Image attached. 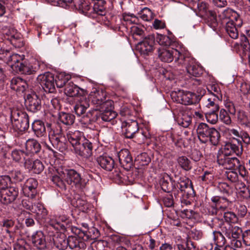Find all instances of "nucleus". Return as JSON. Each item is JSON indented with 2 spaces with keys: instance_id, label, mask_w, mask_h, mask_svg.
<instances>
[{
  "instance_id": "obj_1",
  "label": "nucleus",
  "mask_w": 250,
  "mask_h": 250,
  "mask_svg": "<svg viewBox=\"0 0 250 250\" xmlns=\"http://www.w3.org/2000/svg\"><path fill=\"white\" fill-rule=\"evenodd\" d=\"M160 185L163 190L168 193L171 192L175 198L181 192L182 204L186 206L191 204L189 198L193 197L194 191L192 182L188 178L176 174L174 178L167 175L161 178Z\"/></svg>"
},
{
  "instance_id": "obj_2",
  "label": "nucleus",
  "mask_w": 250,
  "mask_h": 250,
  "mask_svg": "<svg viewBox=\"0 0 250 250\" xmlns=\"http://www.w3.org/2000/svg\"><path fill=\"white\" fill-rule=\"evenodd\" d=\"M117 115V113L113 110L112 104L110 107L95 108L89 111L83 116L82 122L85 125H90L96 122H110L115 118Z\"/></svg>"
},
{
  "instance_id": "obj_3",
  "label": "nucleus",
  "mask_w": 250,
  "mask_h": 250,
  "mask_svg": "<svg viewBox=\"0 0 250 250\" xmlns=\"http://www.w3.org/2000/svg\"><path fill=\"white\" fill-rule=\"evenodd\" d=\"M138 18L133 14L126 13V29H129L128 37L127 38L129 42L132 40L139 42L147 36L144 28L138 24Z\"/></svg>"
},
{
  "instance_id": "obj_4",
  "label": "nucleus",
  "mask_w": 250,
  "mask_h": 250,
  "mask_svg": "<svg viewBox=\"0 0 250 250\" xmlns=\"http://www.w3.org/2000/svg\"><path fill=\"white\" fill-rule=\"evenodd\" d=\"M223 14L225 15L228 21L226 23V31L228 35L232 39H236L238 37L239 33L237 27H240L243 24L242 19L240 15L232 10L224 11Z\"/></svg>"
},
{
  "instance_id": "obj_5",
  "label": "nucleus",
  "mask_w": 250,
  "mask_h": 250,
  "mask_svg": "<svg viewBox=\"0 0 250 250\" xmlns=\"http://www.w3.org/2000/svg\"><path fill=\"white\" fill-rule=\"evenodd\" d=\"M229 132L230 134L235 136L236 137L240 138L241 140L237 138H234L237 142V145L233 143H228L230 151L232 153H235L237 156H241L243 154V146L242 142L247 145L250 144V136L249 133L242 129L239 130L232 128L229 130Z\"/></svg>"
},
{
  "instance_id": "obj_6",
  "label": "nucleus",
  "mask_w": 250,
  "mask_h": 250,
  "mask_svg": "<svg viewBox=\"0 0 250 250\" xmlns=\"http://www.w3.org/2000/svg\"><path fill=\"white\" fill-rule=\"evenodd\" d=\"M48 137L52 146L60 151L62 152L67 149V142L62 126L59 123L51 129Z\"/></svg>"
},
{
  "instance_id": "obj_7",
  "label": "nucleus",
  "mask_w": 250,
  "mask_h": 250,
  "mask_svg": "<svg viewBox=\"0 0 250 250\" xmlns=\"http://www.w3.org/2000/svg\"><path fill=\"white\" fill-rule=\"evenodd\" d=\"M105 91L100 88H93L89 95L92 103L96 105V108L110 107L113 104V101L106 100Z\"/></svg>"
},
{
  "instance_id": "obj_8",
  "label": "nucleus",
  "mask_w": 250,
  "mask_h": 250,
  "mask_svg": "<svg viewBox=\"0 0 250 250\" xmlns=\"http://www.w3.org/2000/svg\"><path fill=\"white\" fill-rule=\"evenodd\" d=\"M184 66L189 76L198 77L203 73L202 66L196 62L195 60L189 56H182L180 58V64Z\"/></svg>"
},
{
  "instance_id": "obj_9",
  "label": "nucleus",
  "mask_w": 250,
  "mask_h": 250,
  "mask_svg": "<svg viewBox=\"0 0 250 250\" xmlns=\"http://www.w3.org/2000/svg\"><path fill=\"white\" fill-rule=\"evenodd\" d=\"M171 96L175 97L176 102L185 105L196 104L201 99L199 95H197L194 93L183 90L172 92Z\"/></svg>"
},
{
  "instance_id": "obj_10",
  "label": "nucleus",
  "mask_w": 250,
  "mask_h": 250,
  "mask_svg": "<svg viewBox=\"0 0 250 250\" xmlns=\"http://www.w3.org/2000/svg\"><path fill=\"white\" fill-rule=\"evenodd\" d=\"M155 41L154 34H148L142 40L135 43L137 50L142 55H149L154 50Z\"/></svg>"
},
{
  "instance_id": "obj_11",
  "label": "nucleus",
  "mask_w": 250,
  "mask_h": 250,
  "mask_svg": "<svg viewBox=\"0 0 250 250\" xmlns=\"http://www.w3.org/2000/svg\"><path fill=\"white\" fill-rule=\"evenodd\" d=\"M65 181L69 185L75 186L78 188H84L88 182L86 179L81 177L80 174L74 169L66 171Z\"/></svg>"
},
{
  "instance_id": "obj_12",
  "label": "nucleus",
  "mask_w": 250,
  "mask_h": 250,
  "mask_svg": "<svg viewBox=\"0 0 250 250\" xmlns=\"http://www.w3.org/2000/svg\"><path fill=\"white\" fill-rule=\"evenodd\" d=\"M37 80L43 90L48 93L56 92L54 75L49 72L38 76Z\"/></svg>"
},
{
  "instance_id": "obj_13",
  "label": "nucleus",
  "mask_w": 250,
  "mask_h": 250,
  "mask_svg": "<svg viewBox=\"0 0 250 250\" xmlns=\"http://www.w3.org/2000/svg\"><path fill=\"white\" fill-rule=\"evenodd\" d=\"M2 226L5 228L6 232L9 234L11 240H13L15 235L21 234L23 225L19 222L16 223L13 219H5L2 221Z\"/></svg>"
},
{
  "instance_id": "obj_14",
  "label": "nucleus",
  "mask_w": 250,
  "mask_h": 250,
  "mask_svg": "<svg viewBox=\"0 0 250 250\" xmlns=\"http://www.w3.org/2000/svg\"><path fill=\"white\" fill-rule=\"evenodd\" d=\"M19 189L16 187H10L0 191V203L5 205L13 203L19 196Z\"/></svg>"
},
{
  "instance_id": "obj_15",
  "label": "nucleus",
  "mask_w": 250,
  "mask_h": 250,
  "mask_svg": "<svg viewBox=\"0 0 250 250\" xmlns=\"http://www.w3.org/2000/svg\"><path fill=\"white\" fill-rule=\"evenodd\" d=\"M25 105L28 111L35 113L41 109V100L35 92H33L25 97Z\"/></svg>"
},
{
  "instance_id": "obj_16",
  "label": "nucleus",
  "mask_w": 250,
  "mask_h": 250,
  "mask_svg": "<svg viewBox=\"0 0 250 250\" xmlns=\"http://www.w3.org/2000/svg\"><path fill=\"white\" fill-rule=\"evenodd\" d=\"M184 55L181 54L178 50L174 48L163 49L159 54V57L161 60L165 62H171L175 58V62L180 64V58Z\"/></svg>"
},
{
  "instance_id": "obj_17",
  "label": "nucleus",
  "mask_w": 250,
  "mask_h": 250,
  "mask_svg": "<svg viewBox=\"0 0 250 250\" xmlns=\"http://www.w3.org/2000/svg\"><path fill=\"white\" fill-rule=\"evenodd\" d=\"M222 233L224 234L228 238H239L241 236L242 230L237 226L227 223L221 222L219 225Z\"/></svg>"
},
{
  "instance_id": "obj_18",
  "label": "nucleus",
  "mask_w": 250,
  "mask_h": 250,
  "mask_svg": "<svg viewBox=\"0 0 250 250\" xmlns=\"http://www.w3.org/2000/svg\"><path fill=\"white\" fill-rule=\"evenodd\" d=\"M92 143L85 138L77 144L74 149L77 154L84 158H88L92 154Z\"/></svg>"
},
{
  "instance_id": "obj_19",
  "label": "nucleus",
  "mask_w": 250,
  "mask_h": 250,
  "mask_svg": "<svg viewBox=\"0 0 250 250\" xmlns=\"http://www.w3.org/2000/svg\"><path fill=\"white\" fill-rule=\"evenodd\" d=\"M89 100L87 99L83 95V96H80L77 97V102L75 104V105L74 106V110L76 114V115L78 116H81L83 115L82 119H81V122L83 124L82 122L83 117L85 115H84L85 113V112L87 108L89 107Z\"/></svg>"
},
{
  "instance_id": "obj_20",
  "label": "nucleus",
  "mask_w": 250,
  "mask_h": 250,
  "mask_svg": "<svg viewBox=\"0 0 250 250\" xmlns=\"http://www.w3.org/2000/svg\"><path fill=\"white\" fill-rule=\"evenodd\" d=\"M79 229H75V235L69 236L68 237V246L70 249L80 250L84 249L86 247L85 241L80 237L78 233Z\"/></svg>"
},
{
  "instance_id": "obj_21",
  "label": "nucleus",
  "mask_w": 250,
  "mask_h": 250,
  "mask_svg": "<svg viewBox=\"0 0 250 250\" xmlns=\"http://www.w3.org/2000/svg\"><path fill=\"white\" fill-rule=\"evenodd\" d=\"M211 201L213 203V214H216L218 210L226 209L231 204V202L229 201L227 198L219 196L212 197Z\"/></svg>"
},
{
  "instance_id": "obj_22",
  "label": "nucleus",
  "mask_w": 250,
  "mask_h": 250,
  "mask_svg": "<svg viewBox=\"0 0 250 250\" xmlns=\"http://www.w3.org/2000/svg\"><path fill=\"white\" fill-rule=\"evenodd\" d=\"M217 162L220 166L227 169H233L236 165L239 164V160L237 158L224 155L217 156Z\"/></svg>"
},
{
  "instance_id": "obj_23",
  "label": "nucleus",
  "mask_w": 250,
  "mask_h": 250,
  "mask_svg": "<svg viewBox=\"0 0 250 250\" xmlns=\"http://www.w3.org/2000/svg\"><path fill=\"white\" fill-rule=\"evenodd\" d=\"M37 181L32 178L28 179L24 185L23 190L26 195L28 198L35 199L37 196V188L38 187Z\"/></svg>"
},
{
  "instance_id": "obj_24",
  "label": "nucleus",
  "mask_w": 250,
  "mask_h": 250,
  "mask_svg": "<svg viewBox=\"0 0 250 250\" xmlns=\"http://www.w3.org/2000/svg\"><path fill=\"white\" fill-rule=\"evenodd\" d=\"M65 94L69 97L83 96L86 93V90L81 88L73 83L72 82L69 81L64 88Z\"/></svg>"
},
{
  "instance_id": "obj_25",
  "label": "nucleus",
  "mask_w": 250,
  "mask_h": 250,
  "mask_svg": "<svg viewBox=\"0 0 250 250\" xmlns=\"http://www.w3.org/2000/svg\"><path fill=\"white\" fill-rule=\"evenodd\" d=\"M16 122H13V127L16 131L23 132L29 127V117L26 113H21L19 119Z\"/></svg>"
},
{
  "instance_id": "obj_26",
  "label": "nucleus",
  "mask_w": 250,
  "mask_h": 250,
  "mask_svg": "<svg viewBox=\"0 0 250 250\" xmlns=\"http://www.w3.org/2000/svg\"><path fill=\"white\" fill-rule=\"evenodd\" d=\"M97 162L103 169L108 171H111L115 166L114 160L107 155L100 156L97 158Z\"/></svg>"
},
{
  "instance_id": "obj_27",
  "label": "nucleus",
  "mask_w": 250,
  "mask_h": 250,
  "mask_svg": "<svg viewBox=\"0 0 250 250\" xmlns=\"http://www.w3.org/2000/svg\"><path fill=\"white\" fill-rule=\"evenodd\" d=\"M74 3L76 8H78L83 14L87 16L94 17V15H92V10H91L92 8L90 6L89 0H74Z\"/></svg>"
},
{
  "instance_id": "obj_28",
  "label": "nucleus",
  "mask_w": 250,
  "mask_h": 250,
  "mask_svg": "<svg viewBox=\"0 0 250 250\" xmlns=\"http://www.w3.org/2000/svg\"><path fill=\"white\" fill-rule=\"evenodd\" d=\"M24 166L27 169L32 170L33 172L36 174L41 173L44 168L42 163L38 159L33 161L27 158L24 162Z\"/></svg>"
},
{
  "instance_id": "obj_29",
  "label": "nucleus",
  "mask_w": 250,
  "mask_h": 250,
  "mask_svg": "<svg viewBox=\"0 0 250 250\" xmlns=\"http://www.w3.org/2000/svg\"><path fill=\"white\" fill-rule=\"evenodd\" d=\"M78 233L79 236L85 241L90 240H95L100 235L99 230L94 227L89 228L87 230L79 229Z\"/></svg>"
},
{
  "instance_id": "obj_30",
  "label": "nucleus",
  "mask_w": 250,
  "mask_h": 250,
  "mask_svg": "<svg viewBox=\"0 0 250 250\" xmlns=\"http://www.w3.org/2000/svg\"><path fill=\"white\" fill-rule=\"evenodd\" d=\"M32 241L34 246L39 250H44L46 248L45 236L41 231H38L32 235Z\"/></svg>"
},
{
  "instance_id": "obj_31",
  "label": "nucleus",
  "mask_w": 250,
  "mask_h": 250,
  "mask_svg": "<svg viewBox=\"0 0 250 250\" xmlns=\"http://www.w3.org/2000/svg\"><path fill=\"white\" fill-rule=\"evenodd\" d=\"M4 53L7 56V61L14 71L16 70V68L14 67L15 65H18L19 66L20 64L24 60L23 55H20L17 54H11L8 50L4 51L3 54Z\"/></svg>"
},
{
  "instance_id": "obj_32",
  "label": "nucleus",
  "mask_w": 250,
  "mask_h": 250,
  "mask_svg": "<svg viewBox=\"0 0 250 250\" xmlns=\"http://www.w3.org/2000/svg\"><path fill=\"white\" fill-rule=\"evenodd\" d=\"M138 123L135 118L126 119V138H132L134 134L138 130Z\"/></svg>"
},
{
  "instance_id": "obj_33",
  "label": "nucleus",
  "mask_w": 250,
  "mask_h": 250,
  "mask_svg": "<svg viewBox=\"0 0 250 250\" xmlns=\"http://www.w3.org/2000/svg\"><path fill=\"white\" fill-rule=\"evenodd\" d=\"M34 135L38 138L46 136V128L44 123L40 120H36L31 126Z\"/></svg>"
},
{
  "instance_id": "obj_34",
  "label": "nucleus",
  "mask_w": 250,
  "mask_h": 250,
  "mask_svg": "<svg viewBox=\"0 0 250 250\" xmlns=\"http://www.w3.org/2000/svg\"><path fill=\"white\" fill-rule=\"evenodd\" d=\"M16 70L15 71L17 73H21L25 75L32 74L36 71V68L29 63L27 61L23 60L20 65H15Z\"/></svg>"
},
{
  "instance_id": "obj_35",
  "label": "nucleus",
  "mask_w": 250,
  "mask_h": 250,
  "mask_svg": "<svg viewBox=\"0 0 250 250\" xmlns=\"http://www.w3.org/2000/svg\"><path fill=\"white\" fill-rule=\"evenodd\" d=\"M67 137L68 141L73 147L85 139L82 132L78 130L69 131L67 133Z\"/></svg>"
},
{
  "instance_id": "obj_36",
  "label": "nucleus",
  "mask_w": 250,
  "mask_h": 250,
  "mask_svg": "<svg viewBox=\"0 0 250 250\" xmlns=\"http://www.w3.org/2000/svg\"><path fill=\"white\" fill-rule=\"evenodd\" d=\"M54 246L60 250H64L68 247V238L63 233H58L54 236Z\"/></svg>"
},
{
  "instance_id": "obj_37",
  "label": "nucleus",
  "mask_w": 250,
  "mask_h": 250,
  "mask_svg": "<svg viewBox=\"0 0 250 250\" xmlns=\"http://www.w3.org/2000/svg\"><path fill=\"white\" fill-rule=\"evenodd\" d=\"M211 128L205 123H202L199 124L197 128V133L198 138L201 143L207 140V137Z\"/></svg>"
},
{
  "instance_id": "obj_38",
  "label": "nucleus",
  "mask_w": 250,
  "mask_h": 250,
  "mask_svg": "<svg viewBox=\"0 0 250 250\" xmlns=\"http://www.w3.org/2000/svg\"><path fill=\"white\" fill-rule=\"evenodd\" d=\"M27 151L32 153H38L41 150V145L39 142L34 139H29L25 143Z\"/></svg>"
},
{
  "instance_id": "obj_39",
  "label": "nucleus",
  "mask_w": 250,
  "mask_h": 250,
  "mask_svg": "<svg viewBox=\"0 0 250 250\" xmlns=\"http://www.w3.org/2000/svg\"><path fill=\"white\" fill-rule=\"evenodd\" d=\"M207 137V140L206 141H203L202 143L206 144L209 142L211 145L216 146L219 143L220 135L215 128L212 127L208 132Z\"/></svg>"
},
{
  "instance_id": "obj_40",
  "label": "nucleus",
  "mask_w": 250,
  "mask_h": 250,
  "mask_svg": "<svg viewBox=\"0 0 250 250\" xmlns=\"http://www.w3.org/2000/svg\"><path fill=\"white\" fill-rule=\"evenodd\" d=\"M75 116L70 113L62 112L59 115V121L66 125H73L75 122Z\"/></svg>"
},
{
  "instance_id": "obj_41",
  "label": "nucleus",
  "mask_w": 250,
  "mask_h": 250,
  "mask_svg": "<svg viewBox=\"0 0 250 250\" xmlns=\"http://www.w3.org/2000/svg\"><path fill=\"white\" fill-rule=\"evenodd\" d=\"M105 1H99V2H95L93 7L91 9L92 10V14H96L100 16H104L106 14Z\"/></svg>"
},
{
  "instance_id": "obj_42",
  "label": "nucleus",
  "mask_w": 250,
  "mask_h": 250,
  "mask_svg": "<svg viewBox=\"0 0 250 250\" xmlns=\"http://www.w3.org/2000/svg\"><path fill=\"white\" fill-rule=\"evenodd\" d=\"M210 96L217 97L218 99H222V94L219 85L217 83H211L207 86Z\"/></svg>"
},
{
  "instance_id": "obj_43",
  "label": "nucleus",
  "mask_w": 250,
  "mask_h": 250,
  "mask_svg": "<svg viewBox=\"0 0 250 250\" xmlns=\"http://www.w3.org/2000/svg\"><path fill=\"white\" fill-rule=\"evenodd\" d=\"M235 46H237L239 50L242 51L243 55H245L250 50V42L244 35L240 37V44L236 43Z\"/></svg>"
},
{
  "instance_id": "obj_44",
  "label": "nucleus",
  "mask_w": 250,
  "mask_h": 250,
  "mask_svg": "<svg viewBox=\"0 0 250 250\" xmlns=\"http://www.w3.org/2000/svg\"><path fill=\"white\" fill-rule=\"evenodd\" d=\"M49 224L56 230H65L66 224L62 223L57 218V216H53L49 221Z\"/></svg>"
},
{
  "instance_id": "obj_45",
  "label": "nucleus",
  "mask_w": 250,
  "mask_h": 250,
  "mask_svg": "<svg viewBox=\"0 0 250 250\" xmlns=\"http://www.w3.org/2000/svg\"><path fill=\"white\" fill-rule=\"evenodd\" d=\"M70 77L64 74L60 73L55 79V84L58 88L65 86L66 83L69 81Z\"/></svg>"
},
{
  "instance_id": "obj_46",
  "label": "nucleus",
  "mask_w": 250,
  "mask_h": 250,
  "mask_svg": "<svg viewBox=\"0 0 250 250\" xmlns=\"http://www.w3.org/2000/svg\"><path fill=\"white\" fill-rule=\"evenodd\" d=\"M192 117L187 113H183L179 115L177 119V123L179 125L188 127L191 123Z\"/></svg>"
},
{
  "instance_id": "obj_47",
  "label": "nucleus",
  "mask_w": 250,
  "mask_h": 250,
  "mask_svg": "<svg viewBox=\"0 0 250 250\" xmlns=\"http://www.w3.org/2000/svg\"><path fill=\"white\" fill-rule=\"evenodd\" d=\"M177 162L182 168L186 171H188L192 168L191 161L186 156H182L177 159Z\"/></svg>"
},
{
  "instance_id": "obj_48",
  "label": "nucleus",
  "mask_w": 250,
  "mask_h": 250,
  "mask_svg": "<svg viewBox=\"0 0 250 250\" xmlns=\"http://www.w3.org/2000/svg\"><path fill=\"white\" fill-rule=\"evenodd\" d=\"M140 17L145 21H148L154 19V14L152 11L147 8L145 7L142 9L139 13Z\"/></svg>"
},
{
  "instance_id": "obj_49",
  "label": "nucleus",
  "mask_w": 250,
  "mask_h": 250,
  "mask_svg": "<svg viewBox=\"0 0 250 250\" xmlns=\"http://www.w3.org/2000/svg\"><path fill=\"white\" fill-rule=\"evenodd\" d=\"M156 40L160 45L166 46L171 45L173 42V39L164 35H157Z\"/></svg>"
},
{
  "instance_id": "obj_50",
  "label": "nucleus",
  "mask_w": 250,
  "mask_h": 250,
  "mask_svg": "<svg viewBox=\"0 0 250 250\" xmlns=\"http://www.w3.org/2000/svg\"><path fill=\"white\" fill-rule=\"evenodd\" d=\"M223 217L225 221H222L221 222L227 223L232 225V224H235L238 221V218L237 215L235 214L233 212H226L224 213Z\"/></svg>"
},
{
  "instance_id": "obj_51",
  "label": "nucleus",
  "mask_w": 250,
  "mask_h": 250,
  "mask_svg": "<svg viewBox=\"0 0 250 250\" xmlns=\"http://www.w3.org/2000/svg\"><path fill=\"white\" fill-rule=\"evenodd\" d=\"M213 240L216 246L223 247L226 244V240L223 234L220 231H214L213 232Z\"/></svg>"
},
{
  "instance_id": "obj_52",
  "label": "nucleus",
  "mask_w": 250,
  "mask_h": 250,
  "mask_svg": "<svg viewBox=\"0 0 250 250\" xmlns=\"http://www.w3.org/2000/svg\"><path fill=\"white\" fill-rule=\"evenodd\" d=\"M90 247L92 250H108L107 242L104 240L94 241Z\"/></svg>"
},
{
  "instance_id": "obj_53",
  "label": "nucleus",
  "mask_w": 250,
  "mask_h": 250,
  "mask_svg": "<svg viewBox=\"0 0 250 250\" xmlns=\"http://www.w3.org/2000/svg\"><path fill=\"white\" fill-rule=\"evenodd\" d=\"M221 101L222 99H218L217 97L210 96L208 98V103L206 106L211 108V110L218 111L219 109L218 103Z\"/></svg>"
},
{
  "instance_id": "obj_54",
  "label": "nucleus",
  "mask_w": 250,
  "mask_h": 250,
  "mask_svg": "<svg viewBox=\"0 0 250 250\" xmlns=\"http://www.w3.org/2000/svg\"><path fill=\"white\" fill-rule=\"evenodd\" d=\"M50 177L51 180L54 185L59 187L62 190H65L66 189V186L65 182L62 180L60 176L57 174H54L50 176Z\"/></svg>"
},
{
  "instance_id": "obj_55",
  "label": "nucleus",
  "mask_w": 250,
  "mask_h": 250,
  "mask_svg": "<svg viewBox=\"0 0 250 250\" xmlns=\"http://www.w3.org/2000/svg\"><path fill=\"white\" fill-rule=\"evenodd\" d=\"M26 156L27 153L21 150H14L11 153L12 158L16 162H20L22 159H23L25 162V160H27L25 158Z\"/></svg>"
},
{
  "instance_id": "obj_56",
  "label": "nucleus",
  "mask_w": 250,
  "mask_h": 250,
  "mask_svg": "<svg viewBox=\"0 0 250 250\" xmlns=\"http://www.w3.org/2000/svg\"><path fill=\"white\" fill-rule=\"evenodd\" d=\"M7 176L10 178V182L13 179L15 183L21 182L24 179L23 174L19 170H12Z\"/></svg>"
},
{
  "instance_id": "obj_57",
  "label": "nucleus",
  "mask_w": 250,
  "mask_h": 250,
  "mask_svg": "<svg viewBox=\"0 0 250 250\" xmlns=\"http://www.w3.org/2000/svg\"><path fill=\"white\" fill-rule=\"evenodd\" d=\"M217 111L211 110L205 113V117L208 122L211 124H215L217 123L218 120Z\"/></svg>"
},
{
  "instance_id": "obj_58",
  "label": "nucleus",
  "mask_w": 250,
  "mask_h": 250,
  "mask_svg": "<svg viewBox=\"0 0 250 250\" xmlns=\"http://www.w3.org/2000/svg\"><path fill=\"white\" fill-rule=\"evenodd\" d=\"M219 119L226 125H230L231 123V120L229 113L224 109H221L220 110Z\"/></svg>"
},
{
  "instance_id": "obj_59",
  "label": "nucleus",
  "mask_w": 250,
  "mask_h": 250,
  "mask_svg": "<svg viewBox=\"0 0 250 250\" xmlns=\"http://www.w3.org/2000/svg\"><path fill=\"white\" fill-rule=\"evenodd\" d=\"M201 181L206 183L208 184L212 181L214 179V175L210 171H205L204 174L199 177Z\"/></svg>"
},
{
  "instance_id": "obj_60",
  "label": "nucleus",
  "mask_w": 250,
  "mask_h": 250,
  "mask_svg": "<svg viewBox=\"0 0 250 250\" xmlns=\"http://www.w3.org/2000/svg\"><path fill=\"white\" fill-rule=\"evenodd\" d=\"M189 235L190 237L192 238L194 240H199L203 237V232L200 229L193 228L189 232Z\"/></svg>"
},
{
  "instance_id": "obj_61",
  "label": "nucleus",
  "mask_w": 250,
  "mask_h": 250,
  "mask_svg": "<svg viewBox=\"0 0 250 250\" xmlns=\"http://www.w3.org/2000/svg\"><path fill=\"white\" fill-rule=\"evenodd\" d=\"M35 200H37V197L35 199L28 198V199H23L21 201V205L26 209L31 211Z\"/></svg>"
},
{
  "instance_id": "obj_62",
  "label": "nucleus",
  "mask_w": 250,
  "mask_h": 250,
  "mask_svg": "<svg viewBox=\"0 0 250 250\" xmlns=\"http://www.w3.org/2000/svg\"><path fill=\"white\" fill-rule=\"evenodd\" d=\"M10 183V178L7 175L0 177V191L9 188L8 184Z\"/></svg>"
},
{
  "instance_id": "obj_63",
  "label": "nucleus",
  "mask_w": 250,
  "mask_h": 250,
  "mask_svg": "<svg viewBox=\"0 0 250 250\" xmlns=\"http://www.w3.org/2000/svg\"><path fill=\"white\" fill-rule=\"evenodd\" d=\"M138 160L141 166H146L150 162V158L146 153H141L138 156Z\"/></svg>"
},
{
  "instance_id": "obj_64",
  "label": "nucleus",
  "mask_w": 250,
  "mask_h": 250,
  "mask_svg": "<svg viewBox=\"0 0 250 250\" xmlns=\"http://www.w3.org/2000/svg\"><path fill=\"white\" fill-rule=\"evenodd\" d=\"M232 154V152L230 151L228 143H227L223 148L218 150L217 156H230Z\"/></svg>"
}]
</instances>
